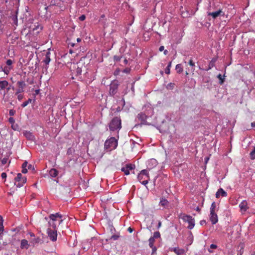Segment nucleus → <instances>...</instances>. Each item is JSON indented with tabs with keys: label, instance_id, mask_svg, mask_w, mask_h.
<instances>
[{
	"label": "nucleus",
	"instance_id": "1",
	"mask_svg": "<svg viewBox=\"0 0 255 255\" xmlns=\"http://www.w3.org/2000/svg\"><path fill=\"white\" fill-rule=\"evenodd\" d=\"M61 217H63V216L59 213L51 214L49 215V217H45L44 220L48 222V228L56 229L57 224L56 222L58 220V218H60Z\"/></svg>",
	"mask_w": 255,
	"mask_h": 255
},
{
	"label": "nucleus",
	"instance_id": "38",
	"mask_svg": "<svg viewBox=\"0 0 255 255\" xmlns=\"http://www.w3.org/2000/svg\"><path fill=\"white\" fill-rule=\"evenodd\" d=\"M13 62L11 59H8L7 60L6 62V64L7 66H10L12 65Z\"/></svg>",
	"mask_w": 255,
	"mask_h": 255
},
{
	"label": "nucleus",
	"instance_id": "46",
	"mask_svg": "<svg viewBox=\"0 0 255 255\" xmlns=\"http://www.w3.org/2000/svg\"><path fill=\"white\" fill-rule=\"evenodd\" d=\"M85 18H86V16L85 15H82L79 18V20L81 21L84 20L85 19Z\"/></svg>",
	"mask_w": 255,
	"mask_h": 255
},
{
	"label": "nucleus",
	"instance_id": "30",
	"mask_svg": "<svg viewBox=\"0 0 255 255\" xmlns=\"http://www.w3.org/2000/svg\"><path fill=\"white\" fill-rule=\"evenodd\" d=\"M148 241H149V246L150 247H152V246H154V242H155V240L153 238L150 237Z\"/></svg>",
	"mask_w": 255,
	"mask_h": 255
},
{
	"label": "nucleus",
	"instance_id": "51",
	"mask_svg": "<svg viewBox=\"0 0 255 255\" xmlns=\"http://www.w3.org/2000/svg\"><path fill=\"white\" fill-rule=\"evenodd\" d=\"M165 73L167 74H169L170 73V68L166 67L165 69Z\"/></svg>",
	"mask_w": 255,
	"mask_h": 255
},
{
	"label": "nucleus",
	"instance_id": "15",
	"mask_svg": "<svg viewBox=\"0 0 255 255\" xmlns=\"http://www.w3.org/2000/svg\"><path fill=\"white\" fill-rule=\"evenodd\" d=\"M210 220L211 221L212 224H215L218 222V218L217 214L215 212H210Z\"/></svg>",
	"mask_w": 255,
	"mask_h": 255
},
{
	"label": "nucleus",
	"instance_id": "28",
	"mask_svg": "<svg viewBox=\"0 0 255 255\" xmlns=\"http://www.w3.org/2000/svg\"><path fill=\"white\" fill-rule=\"evenodd\" d=\"M250 158L252 159H255V146L254 147L253 150L250 152Z\"/></svg>",
	"mask_w": 255,
	"mask_h": 255
},
{
	"label": "nucleus",
	"instance_id": "37",
	"mask_svg": "<svg viewBox=\"0 0 255 255\" xmlns=\"http://www.w3.org/2000/svg\"><path fill=\"white\" fill-rule=\"evenodd\" d=\"M24 90H22V89H20V88H18V89H16V91L15 93V95L19 94L20 93L23 92Z\"/></svg>",
	"mask_w": 255,
	"mask_h": 255
},
{
	"label": "nucleus",
	"instance_id": "14",
	"mask_svg": "<svg viewBox=\"0 0 255 255\" xmlns=\"http://www.w3.org/2000/svg\"><path fill=\"white\" fill-rule=\"evenodd\" d=\"M8 82L6 80L0 81V90L6 89L7 91L10 90V87L8 86Z\"/></svg>",
	"mask_w": 255,
	"mask_h": 255
},
{
	"label": "nucleus",
	"instance_id": "21",
	"mask_svg": "<svg viewBox=\"0 0 255 255\" xmlns=\"http://www.w3.org/2000/svg\"><path fill=\"white\" fill-rule=\"evenodd\" d=\"M50 51H47L46 53L44 59H43V62L46 65H48L50 61Z\"/></svg>",
	"mask_w": 255,
	"mask_h": 255
},
{
	"label": "nucleus",
	"instance_id": "34",
	"mask_svg": "<svg viewBox=\"0 0 255 255\" xmlns=\"http://www.w3.org/2000/svg\"><path fill=\"white\" fill-rule=\"evenodd\" d=\"M151 238H153L154 240L155 239H157L160 237V234L159 232H155L154 233L153 236L151 237Z\"/></svg>",
	"mask_w": 255,
	"mask_h": 255
},
{
	"label": "nucleus",
	"instance_id": "57",
	"mask_svg": "<svg viewBox=\"0 0 255 255\" xmlns=\"http://www.w3.org/2000/svg\"><path fill=\"white\" fill-rule=\"evenodd\" d=\"M164 47L163 46H161L159 48V50L160 51H162L163 50H164Z\"/></svg>",
	"mask_w": 255,
	"mask_h": 255
},
{
	"label": "nucleus",
	"instance_id": "25",
	"mask_svg": "<svg viewBox=\"0 0 255 255\" xmlns=\"http://www.w3.org/2000/svg\"><path fill=\"white\" fill-rule=\"evenodd\" d=\"M225 75H223L222 76L221 74H219L218 76H217V77L220 80V82L219 83L222 85L223 84L224 82V79H225Z\"/></svg>",
	"mask_w": 255,
	"mask_h": 255
},
{
	"label": "nucleus",
	"instance_id": "20",
	"mask_svg": "<svg viewBox=\"0 0 255 255\" xmlns=\"http://www.w3.org/2000/svg\"><path fill=\"white\" fill-rule=\"evenodd\" d=\"M58 174V171L55 168H52L49 171V175L51 177H56Z\"/></svg>",
	"mask_w": 255,
	"mask_h": 255
},
{
	"label": "nucleus",
	"instance_id": "12",
	"mask_svg": "<svg viewBox=\"0 0 255 255\" xmlns=\"http://www.w3.org/2000/svg\"><path fill=\"white\" fill-rule=\"evenodd\" d=\"M135 168V165L132 164H127L125 166L122 168L121 170L125 173L126 175L129 174V170Z\"/></svg>",
	"mask_w": 255,
	"mask_h": 255
},
{
	"label": "nucleus",
	"instance_id": "17",
	"mask_svg": "<svg viewBox=\"0 0 255 255\" xmlns=\"http://www.w3.org/2000/svg\"><path fill=\"white\" fill-rule=\"evenodd\" d=\"M221 196L222 197H226L227 196V193L225 192L222 188H220L218 189L217 192L216 193V197L218 198Z\"/></svg>",
	"mask_w": 255,
	"mask_h": 255
},
{
	"label": "nucleus",
	"instance_id": "49",
	"mask_svg": "<svg viewBox=\"0 0 255 255\" xmlns=\"http://www.w3.org/2000/svg\"><path fill=\"white\" fill-rule=\"evenodd\" d=\"M150 248L152 249V254L154 253L157 250L156 247L154 246H152V247H150Z\"/></svg>",
	"mask_w": 255,
	"mask_h": 255
},
{
	"label": "nucleus",
	"instance_id": "53",
	"mask_svg": "<svg viewBox=\"0 0 255 255\" xmlns=\"http://www.w3.org/2000/svg\"><path fill=\"white\" fill-rule=\"evenodd\" d=\"M217 248V245H216L215 244H211L210 245V248L211 249H216Z\"/></svg>",
	"mask_w": 255,
	"mask_h": 255
},
{
	"label": "nucleus",
	"instance_id": "56",
	"mask_svg": "<svg viewBox=\"0 0 255 255\" xmlns=\"http://www.w3.org/2000/svg\"><path fill=\"white\" fill-rule=\"evenodd\" d=\"M128 231L129 232V233H132L133 231V229L132 228H131V227H129L128 229Z\"/></svg>",
	"mask_w": 255,
	"mask_h": 255
},
{
	"label": "nucleus",
	"instance_id": "13",
	"mask_svg": "<svg viewBox=\"0 0 255 255\" xmlns=\"http://www.w3.org/2000/svg\"><path fill=\"white\" fill-rule=\"evenodd\" d=\"M137 118L140 121L141 123L140 125H147V122L146 121L147 116L145 114L140 113L138 114L137 116Z\"/></svg>",
	"mask_w": 255,
	"mask_h": 255
},
{
	"label": "nucleus",
	"instance_id": "2",
	"mask_svg": "<svg viewBox=\"0 0 255 255\" xmlns=\"http://www.w3.org/2000/svg\"><path fill=\"white\" fill-rule=\"evenodd\" d=\"M122 121L120 117L113 118L109 124V128L111 131L119 130L122 128Z\"/></svg>",
	"mask_w": 255,
	"mask_h": 255
},
{
	"label": "nucleus",
	"instance_id": "62",
	"mask_svg": "<svg viewBox=\"0 0 255 255\" xmlns=\"http://www.w3.org/2000/svg\"><path fill=\"white\" fill-rule=\"evenodd\" d=\"M124 62L125 63V64H128V61L127 59H125L124 61Z\"/></svg>",
	"mask_w": 255,
	"mask_h": 255
},
{
	"label": "nucleus",
	"instance_id": "40",
	"mask_svg": "<svg viewBox=\"0 0 255 255\" xmlns=\"http://www.w3.org/2000/svg\"><path fill=\"white\" fill-rule=\"evenodd\" d=\"M13 23L16 25H17V16H15L13 17Z\"/></svg>",
	"mask_w": 255,
	"mask_h": 255
},
{
	"label": "nucleus",
	"instance_id": "33",
	"mask_svg": "<svg viewBox=\"0 0 255 255\" xmlns=\"http://www.w3.org/2000/svg\"><path fill=\"white\" fill-rule=\"evenodd\" d=\"M174 83H170L167 85L166 88L168 90H172L174 88Z\"/></svg>",
	"mask_w": 255,
	"mask_h": 255
},
{
	"label": "nucleus",
	"instance_id": "6",
	"mask_svg": "<svg viewBox=\"0 0 255 255\" xmlns=\"http://www.w3.org/2000/svg\"><path fill=\"white\" fill-rule=\"evenodd\" d=\"M181 218L184 222H187L189 224L188 226V229L191 230L194 228L195 226V220L192 216L183 215Z\"/></svg>",
	"mask_w": 255,
	"mask_h": 255
},
{
	"label": "nucleus",
	"instance_id": "31",
	"mask_svg": "<svg viewBox=\"0 0 255 255\" xmlns=\"http://www.w3.org/2000/svg\"><path fill=\"white\" fill-rule=\"evenodd\" d=\"M32 100L31 99H28V100H27L26 101L23 102L22 104H21V107L24 108V107H25L28 104H29V103H30L31 102Z\"/></svg>",
	"mask_w": 255,
	"mask_h": 255
},
{
	"label": "nucleus",
	"instance_id": "41",
	"mask_svg": "<svg viewBox=\"0 0 255 255\" xmlns=\"http://www.w3.org/2000/svg\"><path fill=\"white\" fill-rule=\"evenodd\" d=\"M17 95V99L19 101H21L23 98V95H22V94H19Z\"/></svg>",
	"mask_w": 255,
	"mask_h": 255
},
{
	"label": "nucleus",
	"instance_id": "64",
	"mask_svg": "<svg viewBox=\"0 0 255 255\" xmlns=\"http://www.w3.org/2000/svg\"><path fill=\"white\" fill-rule=\"evenodd\" d=\"M167 53H168V51L167 50H165L164 51V55H166L167 54Z\"/></svg>",
	"mask_w": 255,
	"mask_h": 255
},
{
	"label": "nucleus",
	"instance_id": "48",
	"mask_svg": "<svg viewBox=\"0 0 255 255\" xmlns=\"http://www.w3.org/2000/svg\"><path fill=\"white\" fill-rule=\"evenodd\" d=\"M28 163L27 161H25L22 165V168H26L27 167Z\"/></svg>",
	"mask_w": 255,
	"mask_h": 255
},
{
	"label": "nucleus",
	"instance_id": "39",
	"mask_svg": "<svg viewBox=\"0 0 255 255\" xmlns=\"http://www.w3.org/2000/svg\"><path fill=\"white\" fill-rule=\"evenodd\" d=\"M122 57L118 56H115L114 57V60L116 61H120Z\"/></svg>",
	"mask_w": 255,
	"mask_h": 255
},
{
	"label": "nucleus",
	"instance_id": "11",
	"mask_svg": "<svg viewBox=\"0 0 255 255\" xmlns=\"http://www.w3.org/2000/svg\"><path fill=\"white\" fill-rule=\"evenodd\" d=\"M224 15L225 13L221 9H219L214 12H207V15L208 16H212L213 19H216L219 16H224Z\"/></svg>",
	"mask_w": 255,
	"mask_h": 255
},
{
	"label": "nucleus",
	"instance_id": "10",
	"mask_svg": "<svg viewBox=\"0 0 255 255\" xmlns=\"http://www.w3.org/2000/svg\"><path fill=\"white\" fill-rule=\"evenodd\" d=\"M141 176H144L146 178V179H145V180H143L142 182H141V184H142L144 185H146L148 183V180L149 179V176L147 170L146 169L142 170L140 171V172L138 174L137 176V178H139L140 177H141Z\"/></svg>",
	"mask_w": 255,
	"mask_h": 255
},
{
	"label": "nucleus",
	"instance_id": "26",
	"mask_svg": "<svg viewBox=\"0 0 255 255\" xmlns=\"http://www.w3.org/2000/svg\"><path fill=\"white\" fill-rule=\"evenodd\" d=\"M175 68L178 73H181L183 71V68L181 64H179L176 65Z\"/></svg>",
	"mask_w": 255,
	"mask_h": 255
},
{
	"label": "nucleus",
	"instance_id": "61",
	"mask_svg": "<svg viewBox=\"0 0 255 255\" xmlns=\"http://www.w3.org/2000/svg\"><path fill=\"white\" fill-rule=\"evenodd\" d=\"M251 126L252 127H255V122L252 123Z\"/></svg>",
	"mask_w": 255,
	"mask_h": 255
},
{
	"label": "nucleus",
	"instance_id": "52",
	"mask_svg": "<svg viewBox=\"0 0 255 255\" xmlns=\"http://www.w3.org/2000/svg\"><path fill=\"white\" fill-rule=\"evenodd\" d=\"M1 176L2 179H5L6 177V174L4 172H3L1 173Z\"/></svg>",
	"mask_w": 255,
	"mask_h": 255
},
{
	"label": "nucleus",
	"instance_id": "43",
	"mask_svg": "<svg viewBox=\"0 0 255 255\" xmlns=\"http://www.w3.org/2000/svg\"><path fill=\"white\" fill-rule=\"evenodd\" d=\"M8 121L11 124H13L15 122L14 119L13 118H12V117H10L8 119Z\"/></svg>",
	"mask_w": 255,
	"mask_h": 255
},
{
	"label": "nucleus",
	"instance_id": "29",
	"mask_svg": "<svg viewBox=\"0 0 255 255\" xmlns=\"http://www.w3.org/2000/svg\"><path fill=\"white\" fill-rule=\"evenodd\" d=\"M82 68L81 67H78L76 69V76H79L82 73Z\"/></svg>",
	"mask_w": 255,
	"mask_h": 255
},
{
	"label": "nucleus",
	"instance_id": "59",
	"mask_svg": "<svg viewBox=\"0 0 255 255\" xmlns=\"http://www.w3.org/2000/svg\"><path fill=\"white\" fill-rule=\"evenodd\" d=\"M161 222L160 221H159L158 226H157V228L159 229L161 227Z\"/></svg>",
	"mask_w": 255,
	"mask_h": 255
},
{
	"label": "nucleus",
	"instance_id": "3",
	"mask_svg": "<svg viewBox=\"0 0 255 255\" xmlns=\"http://www.w3.org/2000/svg\"><path fill=\"white\" fill-rule=\"evenodd\" d=\"M118 145V140L114 137H111L110 138L106 140L104 146L106 149L111 150L116 148Z\"/></svg>",
	"mask_w": 255,
	"mask_h": 255
},
{
	"label": "nucleus",
	"instance_id": "16",
	"mask_svg": "<svg viewBox=\"0 0 255 255\" xmlns=\"http://www.w3.org/2000/svg\"><path fill=\"white\" fill-rule=\"evenodd\" d=\"M23 135L25 136V137L28 140L34 141L35 140V136L32 133H31L30 131H24L23 132Z\"/></svg>",
	"mask_w": 255,
	"mask_h": 255
},
{
	"label": "nucleus",
	"instance_id": "8",
	"mask_svg": "<svg viewBox=\"0 0 255 255\" xmlns=\"http://www.w3.org/2000/svg\"><path fill=\"white\" fill-rule=\"evenodd\" d=\"M47 234L51 241L55 242L57 240V233L56 229L48 228L47 229Z\"/></svg>",
	"mask_w": 255,
	"mask_h": 255
},
{
	"label": "nucleus",
	"instance_id": "35",
	"mask_svg": "<svg viewBox=\"0 0 255 255\" xmlns=\"http://www.w3.org/2000/svg\"><path fill=\"white\" fill-rule=\"evenodd\" d=\"M11 69V67H8V66H5L4 67V69H3V72H4V73L7 74L9 72V70Z\"/></svg>",
	"mask_w": 255,
	"mask_h": 255
},
{
	"label": "nucleus",
	"instance_id": "50",
	"mask_svg": "<svg viewBox=\"0 0 255 255\" xmlns=\"http://www.w3.org/2000/svg\"><path fill=\"white\" fill-rule=\"evenodd\" d=\"M63 221V219H62V217H61L60 218H58V220L57 222H58V224L60 225Z\"/></svg>",
	"mask_w": 255,
	"mask_h": 255
},
{
	"label": "nucleus",
	"instance_id": "44",
	"mask_svg": "<svg viewBox=\"0 0 255 255\" xmlns=\"http://www.w3.org/2000/svg\"><path fill=\"white\" fill-rule=\"evenodd\" d=\"M15 113V111L13 110H10L9 114L10 116H13Z\"/></svg>",
	"mask_w": 255,
	"mask_h": 255
},
{
	"label": "nucleus",
	"instance_id": "47",
	"mask_svg": "<svg viewBox=\"0 0 255 255\" xmlns=\"http://www.w3.org/2000/svg\"><path fill=\"white\" fill-rule=\"evenodd\" d=\"M189 64L191 66H195V63L193 61V60L192 59H190L189 60Z\"/></svg>",
	"mask_w": 255,
	"mask_h": 255
},
{
	"label": "nucleus",
	"instance_id": "42",
	"mask_svg": "<svg viewBox=\"0 0 255 255\" xmlns=\"http://www.w3.org/2000/svg\"><path fill=\"white\" fill-rule=\"evenodd\" d=\"M137 179H138V180L141 183V182H142V180H145V179H146V178L144 176H141V177H140L139 178H137Z\"/></svg>",
	"mask_w": 255,
	"mask_h": 255
},
{
	"label": "nucleus",
	"instance_id": "5",
	"mask_svg": "<svg viewBox=\"0 0 255 255\" xmlns=\"http://www.w3.org/2000/svg\"><path fill=\"white\" fill-rule=\"evenodd\" d=\"M14 185L18 188L22 187L26 182V178L22 176L21 173H18L14 178Z\"/></svg>",
	"mask_w": 255,
	"mask_h": 255
},
{
	"label": "nucleus",
	"instance_id": "54",
	"mask_svg": "<svg viewBox=\"0 0 255 255\" xmlns=\"http://www.w3.org/2000/svg\"><path fill=\"white\" fill-rule=\"evenodd\" d=\"M206 222L205 220H201L200 222V224L201 225L203 226L204 225V224H206Z\"/></svg>",
	"mask_w": 255,
	"mask_h": 255
},
{
	"label": "nucleus",
	"instance_id": "18",
	"mask_svg": "<svg viewBox=\"0 0 255 255\" xmlns=\"http://www.w3.org/2000/svg\"><path fill=\"white\" fill-rule=\"evenodd\" d=\"M239 207L242 211L245 212L249 208L247 202L246 200L243 201L239 205Z\"/></svg>",
	"mask_w": 255,
	"mask_h": 255
},
{
	"label": "nucleus",
	"instance_id": "58",
	"mask_svg": "<svg viewBox=\"0 0 255 255\" xmlns=\"http://www.w3.org/2000/svg\"><path fill=\"white\" fill-rule=\"evenodd\" d=\"M27 168L29 169H31L32 168H33V166H32V165H31V164L28 165L27 164Z\"/></svg>",
	"mask_w": 255,
	"mask_h": 255
},
{
	"label": "nucleus",
	"instance_id": "27",
	"mask_svg": "<svg viewBox=\"0 0 255 255\" xmlns=\"http://www.w3.org/2000/svg\"><path fill=\"white\" fill-rule=\"evenodd\" d=\"M216 209V205L215 202H213L210 207V212H215Z\"/></svg>",
	"mask_w": 255,
	"mask_h": 255
},
{
	"label": "nucleus",
	"instance_id": "24",
	"mask_svg": "<svg viewBox=\"0 0 255 255\" xmlns=\"http://www.w3.org/2000/svg\"><path fill=\"white\" fill-rule=\"evenodd\" d=\"M174 252L178 255H181L184 254V251L183 249H180L178 248H174Z\"/></svg>",
	"mask_w": 255,
	"mask_h": 255
},
{
	"label": "nucleus",
	"instance_id": "9",
	"mask_svg": "<svg viewBox=\"0 0 255 255\" xmlns=\"http://www.w3.org/2000/svg\"><path fill=\"white\" fill-rule=\"evenodd\" d=\"M118 82L117 81H112L110 85L109 94L111 96L115 95L118 90Z\"/></svg>",
	"mask_w": 255,
	"mask_h": 255
},
{
	"label": "nucleus",
	"instance_id": "7",
	"mask_svg": "<svg viewBox=\"0 0 255 255\" xmlns=\"http://www.w3.org/2000/svg\"><path fill=\"white\" fill-rule=\"evenodd\" d=\"M29 234L30 236V238L29 239V241L31 246L35 247L39 244L42 243V240L39 237H36L32 233H29Z\"/></svg>",
	"mask_w": 255,
	"mask_h": 255
},
{
	"label": "nucleus",
	"instance_id": "23",
	"mask_svg": "<svg viewBox=\"0 0 255 255\" xmlns=\"http://www.w3.org/2000/svg\"><path fill=\"white\" fill-rule=\"evenodd\" d=\"M17 85L19 88L24 90V88L26 86V84L24 81H18L17 83Z\"/></svg>",
	"mask_w": 255,
	"mask_h": 255
},
{
	"label": "nucleus",
	"instance_id": "60",
	"mask_svg": "<svg viewBox=\"0 0 255 255\" xmlns=\"http://www.w3.org/2000/svg\"><path fill=\"white\" fill-rule=\"evenodd\" d=\"M171 67V62H170L168 63V65H167V67H168V68H170V67Z\"/></svg>",
	"mask_w": 255,
	"mask_h": 255
},
{
	"label": "nucleus",
	"instance_id": "45",
	"mask_svg": "<svg viewBox=\"0 0 255 255\" xmlns=\"http://www.w3.org/2000/svg\"><path fill=\"white\" fill-rule=\"evenodd\" d=\"M130 71V69L128 68H126L123 70V72L126 73H129Z\"/></svg>",
	"mask_w": 255,
	"mask_h": 255
},
{
	"label": "nucleus",
	"instance_id": "32",
	"mask_svg": "<svg viewBox=\"0 0 255 255\" xmlns=\"http://www.w3.org/2000/svg\"><path fill=\"white\" fill-rule=\"evenodd\" d=\"M215 61H216L215 60H212L210 62L209 64V67H208L207 70L211 69L212 68H213L214 66V65H215L214 63H215Z\"/></svg>",
	"mask_w": 255,
	"mask_h": 255
},
{
	"label": "nucleus",
	"instance_id": "55",
	"mask_svg": "<svg viewBox=\"0 0 255 255\" xmlns=\"http://www.w3.org/2000/svg\"><path fill=\"white\" fill-rule=\"evenodd\" d=\"M22 172L23 173H26L27 172V168H22Z\"/></svg>",
	"mask_w": 255,
	"mask_h": 255
},
{
	"label": "nucleus",
	"instance_id": "22",
	"mask_svg": "<svg viewBox=\"0 0 255 255\" xmlns=\"http://www.w3.org/2000/svg\"><path fill=\"white\" fill-rule=\"evenodd\" d=\"M168 203V201L164 198H161L159 202V204L163 207L167 206Z\"/></svg>",
	"mask_w": 255,
	"mask_h": 255
},
{
	"label": "nucleus",
	"instance_id": "63",
	"mask_svg": "<svg viewBox=\"0 0 255 255\" xmlns=\"http://www.w3.org/2000/svg\"><path fill=\"white\" fill-rule=\"evenodd\" d=\"M151 162H153V164H156V161L155 160H154V159L151 160Z\"/></svg>",
	"mask_w": 255,
	"mask_h": 255
},
{
	"label": "nucleus",
	"instance_id": "36",
	"mask_svg": "<svg viewBox=\"0 0 255 255\" xmlns=\"http://www.w3.org/2000/svg\"><path fill=\"white\" fill-rule=\"evenodd\" d=\"M119 238V235H112L110 239H112V240H113L115 241V240H118Z\"/></svg>",
	"mask_w": 255,
	"mask_h": 255
},
{
	"label": "nucleus",
	"instance_id": "19",
	"mask_svg": "<svg viewBox=\"0 0 255 255\" xmlns=\"http://www.w3.org/2000/svg\"><path fill=\"white\" fill-rule=\"evenodd\" d=\"M30 246V244H28V241L26 240L23 239L21 241V243H20L21 249H28Z\"/></svg>",
	"mask_w": 255,
	"mask_h": 255
},
{
	"label": "nucleus",
	"instance_id": "4",
	"mask_svg": "<svg viewBox=\"0 0 255 255\" xmlns=\"http://www.w3.org/2000/svg\"><path fill=\"white\" fill-rule=\"evenodd\" d=\"M1 146L3 149V151L5 149L6 156L8 157L11 154L10 149L12 147V143L10 142L9 139H4L2 141Z\"/></svg>",
	"mask_w": 255,
	"mask_h": 255
}]
</instances>
